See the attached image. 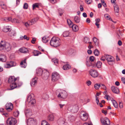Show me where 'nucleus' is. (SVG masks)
<instances>
[{"label":"nucleus","instance_id":"obj_1","mask_svg":"<svg viewBox=\"0 0 125 125\" xmlns=\"http://www.w3.org/2000/svg\"><path fill=\"white\" fill-rule=\"evenodd\" d=\"M61 40L58 37H54L51 39L50 42L51 45L54 47H57L61 44Z\"/></svg>","mask_w":125,"mask_h":125},{"label":"nucleus","instance_id":"obj_2","mask_svg":"<svg viewBox=\"0 0 125 125\" xmlns=\"http://www.w3.org/2000/svg\"><path fill=\"white\" fill-rule=\"evenodd\" d=\"M19 78H15L14 76L10 77L8 80L9 83H10V86L11 89H13L17 87V84L15 81L17 80H18Z\"/></svg>","mask_w":125,"mask_h":125},{"label":"nucleus","instance_id":"obj_3","mask_svg":"<svg viewBox=\"0 0 125 125\" xmlns=\"http://www.w3.org/2000/svg\"><path fill=\"white\" fill-rule=\"evenodd\" d=\"M67 92L64 90H60L58 97L61 99H65L67 97Z\"/></svg>","mask_w":125,"mask_h":125},{"label":"nucleus","instance_id":"obj_4","mask_svg":"<svg viewBox=\"0 0 125 125\" xmlns=\"http://www.w3.org/2000/svg\"><path fill=\"white\" fill-rule=\"evenodd\" d=\"M17 122L16 119L12 117L9 118L7 121V125H15Z\"/></svg>","mask_w":125,"mask_h":125},{"label":"nucleus","instance_id":"obj_5","mask_svg":"<svg viewBox=\"0 0 125 125\" xmlns=\"http://www.w3.org/2000/svg\"><path fill=\"white\" fill-rule=\"evenodd\" d=\"M89 73L91 76L93 78L97 77L98 75L97 71L95 70L91 69L89 71Z\"/></svg>","mask_w":125,"mask_h":125},{"label":"nucleus","instance_id":"obj_6","mask_svg":"<svg viewBox=\"0 0 125 125\" xmlns=\"http://www.w3.org/2000/svg\"><path fill=\"white\" fill-rule=\"evenodd\" d=\"M52 81H56L60 79V76L57 72L53 73L52 75Z\"/></svg>","mask_w":125,"mask_h":125},{"label":"nucleus","instance_id":"obj_7","mask_svg":"<svg viewBox=\"0 0 125 125\" xmlns=\"http://www.w3.org/2000/svg\"><path fill=\"white\" fill-rule=\"evenodd\" d=\"M100 120L103 125H109L110 124V121L107 117L105 118L104 119L101 118Z\"/></svg>","mask_w":125,"mask_h":125},{"label":"nucleus","instance_id":"obj_8","mask_svg":"<svg viewBox=\"0 0 125 125\" xmlns=\"http://www.w3.org/2000/svg\"><path fill=\"white\" fill-rule=\"evenodd\" d=\"M81 116V119L83 121H85L87 119L89 115L88 113L84 112V111L82 112Z\"/></svg>","mask_w":125,"mask_h":125},{"label":"nucleus","instance_id":"obj_9","mask_svg":"<svg viewBox=\"0 0 125 125\" xmlns=\"http://www.w3.org/2000/svg\"><path fill=\"white\" fill-rule=\"evenodd\" d=\"M28 125H36L37 122L35 120L32 118H29L27 121Z\"/></svg>","mask_w":125,"mask_h":125},{"label":"nucleus","instance_id":"obj_10","mask_svg":"<svg viewBox=\"0 0 125 125\" xmlns=\"http://www.w3.org/2000/svg\"><path fill=\"white\" fill-rule=\"evenodd\" d=\"M27 101L28 102L32 105H33L35 103V100L30 95L28 97Z\"/></svg>","mask_w":125,"mask_h":125},{"label":"nucleus","instance_id":"obj_11","mask_svg":"<svg viewBox=\"0 0 125 125\" xmlns=\"http://www.w3.org/2000/svg\"><path fill=\"white\" fill-rule=\"evenodd\" d=\"M13 104L11 103H8L6 104L5 108L8 111H11L13 109Z\"/></svg>","mask_w":125,"mask_h":125},{"label":"nucleus","instance_id":"obj_12","mask_svg":"<svg viewBox=\"0 0 125 125\" xmlns=\"http://www.w3.org/2000/svg\"><path fill=\"white\" fill-rule=\"evenodd\" d=\"M72 106L69 108V109L71 112L73 113L77 112L78 110V107L77 105L74 106L73 107L72 109H71V108H72Z\"/></svg>","mask_w":125,"mask_h":125},{"label":"nucleus","instance_id":"obj_13","mask_svg":"<svg viewBox=\"0 0 125 125\" xmlns=\"http://www.w3.org/2000/svg\"><path fill=\"white\" fill-rule=\"evenodd\" d=\"M64 119L61 118L58 120V123L59 125H66V123L65 122Z\"/></svg>","mask_w":125,"mask_h":125},{"label":"nucleus","instance_id":"obj_14","mask_svg":"<svg viewBox=\"0 0 125 125\" xmlns=\"http://www.w3.org/2000/svg\"><path fill=\"white\" fill-rule=\"evenodd\" d=\"M37 78L34 77L31 80V85L32 87H34L36 86L37 83Z\"/></svg>","mask_w":125,"mask_h":125},{"label":"nucleus","instance_id":"obj_15","mask_svg":"<svg viewBox=\"0 0 125 125\" xmlns=\"http://www.w3.org/2000/svg\"><path fill=\"white\" fill-rule=\"evenodd\" d=\"M111 89L112 91L114 93L118 94L119 92L118 89L116 87L112 86L111 87Z\"/></svg>","mask_w":125,"mask_h":125},{"label":"nucleus","instance_id":"obj_16","mask_svg":"<svg viewBox=\"0 0 125 125\" xmlns=\"http://www.w3.org/2000/svg\"><path fill=\"white\" fill-rule=\"evenodd\" d=\"M49 72L47 71H46L44 73H43L42 75L43 79L44 80L47 79L49 75Z\"/></svg>","mask_w":125,"mask_h":125},{"label":"nucleus","instance_id":"obj_17","mask_svg":"<svg viewBox=\"0 0 125 125\" xmlns=\"http://www.w3.org/2000/svg\"><path fill=\"white\" fill-rule=\"evenodd\" d=\"M104 57L108 62L109 64V62H112L114 61L113 60H112V56L110 55H105L104 56Z\"/></svg>","mask_w":125,"mask_h":125},{"label":"nucleus","instance_id":"obj_18","mask_svg":"<svg viewBox=\"0 0 125 125\" xmlns=\"http://www.w3.org/2000/svg\"><path fill=\"white\" fill-rule=\"evenodd\" d=\"M25 114L26 116L28 117H29L31 116L32 115L31 111L29 109H26L25 110Z\"/></svg>","mask_w":125,"mask_h":125},{"label":"nucleus","instance_id":"obj_19","mask_svg":"<svg viewBox=\"0 0 125 125\" xmlns=\"http://www.w3.org/2000/svg\"><path fill=\"white\" fill-rule=\"evenodd\" d=\"M6 42L2 41L0 44V50L2 51L5 49Z\"/></svg>","mask_w":125,"mask_h":125},{"label":"nucleus","instance_id":"obj_20","mask_svg":"<svg viewBox=\"0 0 125 125\" xmlns=\"http://www.w3.org/2000/svg\"><path fill=\"white\" fill-rule=\"evenodd\" d=\"M6 61V56L2 54H0V61L4 62Z\"/></svg>","mask_w":125,"mask_h":125},{"label":"nucleus","instance_id":"obj_21","mask_svg":"<svg viewBox=\"0 0 125 125\" xmlns=\"http://www.w3.org/2000/svg\"><path fill=\"white\" fill-rule=\"evenodd\" d=\"M11 46L10 44L6 42L5 49L7 51H8L11 49Z\"/></svg>","mask_w":125,"mask_h":125},{"label":"nucleus","instance_id":"obj_22","mask_svg":"<svg viewBox=\"0 0 125 125\" xmlns=\"http://www.w3.org/2000/svg\"><path fill=\"white\" fill-rule=\"evenodd\" d=\"M71 27L72 28L73 30L75 32L77 31L79 29L78 26L75 24H73Z\"/></svg>","mask_w":125,"mask_h":125},{"label":"nucleus","instance_id":"obj_23","mask_svg":"<svg viewBox=\"0 0 125 125\" xmlns=\"http://www.w3.org/2000/svg\"><path fill=\"white\" fill-rule=\"evenodd\" d=\"M19 51L21 52L26 53L28 51V50L26 48L23 47L20 49L19 50Z\"/></svg>","mask_w":125,"mask_h":125},{"label":"nucleus","instance_id":"obj_24","mask_svg":"<svg viewBox=\"0 0 125 125\" xmlns=\"http://www.w3.org/2000/svg\"><path fill=\"white\" fill-rule=\"evenodd\" d=\"M37 21V19L35 18L29 21V24L31 25L34 24Z\"/></svg>","mask_w":125,"mask_h":125},{"label":"nucleus","instance_id":"obj_25","mask_svg":"<svg viewBox=\"0 0 125 125\" xmlns=\"http://www.w3.org/2000/svg\"><path fill=\"white\" fill-rule=\"evenodd\" d=\"M70 33V32L68 31H65L63 32L62 35L63 37H65L69 36Z\"/></svg>","mask_w":125,"mask_h":125},{"label":"nucleus","instance_id":"obj_26","mask_svg":"<svg viewBox=\"0 0 125 125\" xmlns=\"http://www.w3.org/2000/svg\"><path fill=\"white\" fill-rule=\"evenodd\" d=\"M71 66L68 64H67L66 65H64L63 67V68L64 70H68L70 69Z\"/></svg>","mask_w":125,"mask_h":125},{"label":"nucleus","instance_id":"obj_27","mask_svg":"<svg viewBox=\"0 0 125 125\" xmlns=\"http://www.w3.org/2000/svg\"><path fill=\"white\" fill-rule=\"evenodd\" d=\"M37 73L39 76H40L42 74V72L43 70L42 69L39 68L38 69L36 70Z\"/></svg>","mask_w":125,"mask_h":125},{"label":"nucleus","instance_id":"obj_28","mask_svg":"<svg viewBox=\"0 0 125 125\" xmlns=\"http://www.w3.org/2000/svg\"><path fill=\"white\" fill-rule=\"evenodd\" d=\"M3 31L6 32L9 31H11V29L9 27V26H6L4 27L3 29Z\"/></svg>","mask_w":125,"mask_h":125},{"label":"nucleus","instance_id":"obj_29","mask_svg":"<svg viewBox=\"0 0 125 125\" xmlns=\"http://www.w3.org/2000/svg\"><path fill=\"white\" fill-rule=\"evenodd\" d=\"M93 41L95 45L97 46H98L99 44L98 40L96 37H94L93 38Z\"/></svg>","mask_w":125,"mask_h":125},{"label":"nucleus","instance_id":"obj_30","mask_svg":"<svg viewBox=\"0 0 125 125\" xmlns=\"http://www.w3.org/2000/svg\"><path fill=\"white\" fill-rule=\"evenodd\" d=\"M33 55L34 56H38L39 54H41V53L37 50H34L33 52Z\"/></svg>","mask_w":125,"mask_h":125},{"label":"nucleus","instance_id":"obj_31","mask_svg":"<svg viewBox=\"0 0 125 125\" xmlns=\"http://www.w3.org/2000/svg\"><path fill=\"white\" fill-rule=\"evenodd\" d=\"M54 119L53 115H49L48 117V119L50 121H53Z\"/></svg>","mask_w":125,"mask_h":125},{"label":"nucleus","instance_id":"obj_32","mask_svg":"<svg viewBox=\"0 0 125 125\" xmlns=\"http://www.w3.org/2000/svg\"><path fill=\"white\" fill-rule=\"evenodd\" d=\"M49 40L48 37L44 36L42 38V42L44 43H46L48 42Z\"/></svg>","mask_w":125,"mask_h":125},{"label":"nucleus","instance_id":"obj_33","mask_svg":"<svg viewBox=\"0 0 125 125\" xmlns=\"http://www.w3.org/2000/svg\"><path fill=\"white\" fill-rule=\"evenodd\" d=\"M39 5L38 3H36L32 5V9L34 10L36 8H39Z\"/></svg>","mask_w":125,"mask_h":125},{"label":"nucleus","instance_id":"obj_34","mask_svg":"<svg viewBox=\"0 0 125 125\" xmlns=\"http://www.w3.org/2000/svg\"><path fill=\"white\" fill-rule=\"evenodd\" d=\"M114 10L115 12L118 13L119 12V8L118 5H115L114 7Z\"/></svg>","mask_w":125,"mask_h":125},{"label":"nucleus","instance_id":"obj_35","mask_svg":"<svg viewBox=\"0 0 125 125\" xmlns=\"http://www.w3.org/2000/svg\"><path fill=\"white\" fill-rule=\"evenodd\" d=\"M74 21L76 23H79L80 21V19L78 16H76L74 18Z\"/></svg>","mask_w":125,"mask_h":125},{"label":"nucleus","instance_id":"obj_36","mask_svg":"<svg viewBox=\"0 0 125 125\" xmlns=\"http://www.w3.org/2000/svg\"><path fill=\"white\" fill-rule=\"evenodd\" d=\"M52 61L54 62V63L56 65H57L58 63V60L56 58H54L52 59Z\"/></svg>","mask_w":125,"mask_h":125},{"label":"nucleus","instance_id":"obj_37","mask_svg":"<svg viewBox=\"0 0 125 125\" xmlns=\"http://www.w3.org/2000/svg\"><path fill=\"white\" fill-rule=\"evenodd\" d=\"M11 21L12 22L16 23H20V21L19 20L15 18L13 20H12L11 18Z\"/></svg>","mask_w":125,"mask_h":125},{"label":"nucleus","instance_id":"obj_38","mask_svg":"<svg viewBox=\"0 0 125 125\" xmlns=\"http://www.w3.org/2000/svg\"><path fill=\"white\" fill-rule=\"evenodd\" d=\"M113 104L115 107L116 108H117L118 107V105L116 101L113 100L112 101Z\"/></svg>","mask_w":125,"mask_h":125},{"label":"nucleus","instance_id":"obj_39","mask_svg":"<svg viewBox=\"0 0 125 125\" xmlns=\"http://www.w3.org/2000/svg\"><path fill=\"white\" fill-rule=\"evenodd\" d=\"M102 64V63L100 61H98L96 63V66L98 68H100L101 67V65Z\"/></svg>","mask_w":125,"mask_h":125},{"label":"nucleus","instance_id":"obj_40","mask_svg":"<svg viewBox=\"0 0 125 125\" xmlns=\"http://www.w3.org/2000/svg\"><path fill=\"white\" fill-rule=\"evenodd\" d=\"M16 33L15 32L13 31H12L9 32V35L10 36H15Z\"/></svg>","mask_w":125,"mask_h":125},{"label":"nucleus","instance_id":"obj_41","mask_svg":"<svg viewBox=\"0 0 125 125\" xmlns=\"http://www.w3.org/2000/svg\"><path fill=\"white\" fill-rule=\"evenodd\" d=\"M94 53L95 55L98 56L99 55V52L97 49H96L94 50Z\"/></svg>","mask_w":125,"mask_h":125},{"label":"nucleus","instance_id":"obj_42","mask_svg":"<svg viewBox=\"0 0 125 125\" xmlns=\"http://www.w3.org/2000/svg\"><path fill=\"white\" fill-rule=\"evenodd\" d=\"M67 22L69 25L70 27H71L73 24V22L69 19H68L67 20Z\"/></svg>","mask_w":125,"mask_h":125},{"label":"nucleus","instance_id":"obj_43","mask_svg":"<svg viewBox=\"0 0 125 125\" xmlns=\"http://www.w3.org/2000/svg\"><path fill=\"white\" fill-rule=\"evenodd\" d=\"M73 51V50L72 49H70L68 50L66 52V54L67 55H71Z\"/></svg>","mask_w":125,"mask_h":125},{"label":"nucleus","instance_id":"obj_44","mask_svg":"<svg viewBox=\"0 0 125 125\" xmlns=\"http://www.w3.org/2000/svg\"><path fill=\"white\" fill-rule=\"evenodd\" d=\"M11 67L15 66L16 65V63L15 62L13 61H10L9 63Z\"/></svg>","mask_w":125,"mask_h":125},{"label":"nucleus","instance_id":"obj_45","mask_svg":"<svg viewBox=\"0 0 125 125\" xmlns=\"http://www.w3.org/2000/svg\"><path fill=\"white\" fill-rule=\"evenodd\" d=\"M19 114V111H15L13 113V115L15 117H18Z\"/></svg>","mask_w":125,"mask_h":125},{"label":"nucleus","instance_id":"obj_46","mask_svg":"<svg viewBox=\"0 0 125 125\" xmlns=\"http://www.w3.org/2000/svg\"><path fill=\"white\" fill-rule=\"evenodd\" d=\"M100 86V85L99 84H96L94 85V87L96 89H99Z\"/></svg>","mask_w":125,"mask_h":125},{"label":"nucleus","instance_id":"obj_47","mask_svg":"<svg viewBox=\"0 0 125 125\" xmlns=\"http://www.w3.org/2000/svg\"><path fill=\"white\" fill-rule=\"evenodd\" d=\"M104 16L105 18L107 20H110L111 19V18L110 17L109 15L108 14H105L104 15Z\"/></svg>","mask_w":125,"mask_h":125},{"label":"nucleus","instance_id":"obj_48","mask_svg":"<svg viewBox=\"0 0 125 125\" xmlns=\"http://www.w3.org/2000/svg\"><path fill=\"white\" fill-rule=\"evenodd\" d=\"M89 38H88L85 37L84 38L83 41L85 43H87L89 42Z\"/></svg>","mask_w":125,"mask_h":125},{"label":"nucleus","instance_id":"obj_49","mask_svg":"<svg viewBox=\"0 0 125 125\" xmlns=\"http://www.w3.org/2000/svg\"><path fill=\"white\" fill-rule=\"evenodd\" d=\"M85 2L87 4H89L92 3L93 1L92 0H85Z\"/></svg>","mask_w":125,"mask_h":125},{"label":"nucleus","instance_id":"obj_50","mask_svg":"<svg viewBox=\"0 0 125 125\" xmlns=\"http://www.w3.org/2000/svg\"><path fill=\"white\" fill-rule=\"evenodd\" d=\"M69 119L71 122H72L74 121L75 117L73 116H72L69 118Z\"/></svg>","mask_w":125,"mask_h":125},{"label":"nucleus","instance_id":"obj_51","mask_svg":"<svg viewBox=\"0 0 125 125\" xmlns=\"http://www.w3.org/2000/svg\"><path fill=\"white\" fill-rule=\"evenodd\" d=\"M4 67L6 68H9L11 67L9 63H7L4 65Z\"/></svg>","mask_w":125,"mask_h":125},{"label":"nucleus","instance_id":"obj_52","mask_svg":"<svg viewBox=\"0 0 125 125\" xmlns=\"http://www.w3.org/2000/svg\"><path fill=\"white\" fill-rule=\"evenodd\" d=\"M101 87V88L103 89L104 90H106V86L104 85L103 84H100Z\"/></svg>","mask_w":125,"mask_h":125},{"label":"nucleus","instance_id":"obj_53","mask_svg":"<svg viewBox=\"0 0 125 125\" xmlns=\"http://www.w3.org/2000/svg\"><path fill=\"white\" fill-rule=\"evenodd\" d=\"M28 4L27 3H24L23 6V8L24 9H27L28 8Z\"/></svg>","mask_w":125,"mask_h":125},{"label":"nucleus","instance_id":"obj_54","mask_svg":"<svg viewBox=\"0 0 125 125\" xmlns=\"http://www.w3.org/2000/svg\"><path fill=\"white\" fill-rule=\"evenodd\" d=\"M11 17L6 18H5L4 20L6 21H11Z\"/></svg>","mask_w":125,"mask_h":125},{"label":"nucleus","instance_id":"obj_55","mask_svg":"<svg viewBox=\"0 0 125 125\" xmlns=\"http://www.w3.org/2000/svg\"><path fill=\"white\" fill-rule=\"evenodd\" d=\"M26 59H25L23 61L21 62H23V63L24 64V66L23 67L24 68H26L27 65V64L26 62Z\"/></svg>","mask_w":125,"mask_h":125},{"label":"nucleus","instance_id":"obj_56","mask_svg":"<svg viewBox=\"0 0 125 125\" xmlns=\"http://www.w3.org/2000/svg\"><path fill=\"white\" fill-rule=\"evenodd\" d=\"M49 125V124H47V122H46V121H43L42 122L41 125Z\"/></svg>","mask_w":125,"mask_h":125},{"label":"nucleus","instance_id":"obj_57","mask_svg":"<svg viewBox=\"0 0 125 125\" xmlns=\"http://www.w3.org/2000/svg\"><path fill=\"white\" fill-rule=\"evenodd\" d=\"M94 59V58L93 56H91L90 58V60L91 62H93Z\"/></svg>","mask_w":125,"mask_h":125},{"label":"nucleus","instance_id":"obj_58","mask_svg":"<svg viewBox=\"0 0 125 125\" xmlns=\"http://www.w3.org/2000/svg\"><path fill=\"white\" fill-rule=\"evenodd\" d=\"M2 8L4 9H6V6L4 4H2L1 5Z\"/></svg>","mask_w":125,"mask_h":125},{"label":"nucleus","instance_id":"obj_59","mask_svg":"<svg viewBox=\"0 0 125 125\" xmlns=\"http://www.w3.org/2000/svg\"><path fill=\"white\" fill-rule=\"evenodd\" d=\"M121 79L123 83L125 84V78L124 77H122L121 78Z\"/></svg>","mask_w":125,"mask_h":125},{"label":"nucleus","instance_id":"obj_60","mask_svg":"<svg viewBox=\"0 0 125 125\" xmlns=\"http://www.w3.org/2000/svg\"><path fill=\"white\" fill-rule=\"evenodd\" d=\"M25 25L26 27H28L31 25H30L29 24V21L28 22L25 23Z\"/></svg>","mask_w":125,"mask_h":125},{"label":"nucleus","instance_id":"obj_61","mask_svg":"<svg viewBox=\"0 0 125 125\" xmlns=\"http://www.w3.org/2000/svg\"><path fill=\"white\" fill-rule=\"evenodd\" d=\"M119 106L120 108H122L123 107V104L122 103L120 102L119 104Z\"/></svg>","mask_w":125,"mask_h":125},{"label":"nucleus","instance_id":"obj_62","mask_svg":"<svg viewBox=\"0 0 125 125\" xmlns=\"http://www.w3.org/2000/svg\"><path fill=\"white\" fill-rule=\"evenodd\" d=\"M36 39L35 38H33L32 39V40L31 41V42L32 43L34 44L35 43V41H36Z\"/></svg>","mask_w":125,"mask_h":125},{"label":"nucleus","instance_id":"obj_63","mask_svg":"<svg viewBox=\"0 0 125 125\" xmlns=\"http://www.w3.org/2000/svg\"><path fill=\"white\" fill-rule=\"evenodd\" d=\"M50 2L53 4L54 3L56 2V0H49Z\"/></svg>","mask_w":125,"mask_h":125},{"label":"nucleus","instance_id":"obj_64","mask_svg":"<svg viewBox=\"0 0 125 125\" xmlns=\"http://www.w3.org/2000/svg\"><path fill=\"white\" fill-rule=\"evenodd\" d=\"M95 21H96L95 23H98L100 22V19L99 18H97L95 19Z\"/></svg>","mask_w":125,"mask_h":125}]
</instances>
